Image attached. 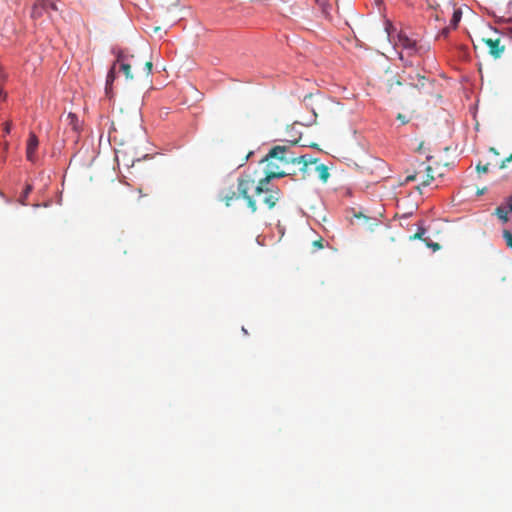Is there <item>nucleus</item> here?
Returning a JSON list of instances; mask_svg holds the SVG:
<instances>
[{"instance_id": "19", "label": "nucleus", "mask_w": 512, "mask_h": 512, "mask_svg": "<svg viewBox=\"0 0 512 512\" xmlns=\"http://www.w3.org/2000/svg\"><path fill=\"white\" fill-rule=\"evenodd\" d=\"M503 238L505 239L507 246L512 248V233L508 230H504Z\"/></svg>"}, {"instance_id": "15", "label": "nucleus", "mask_w": 512, "mask_h": 512, "mask_svg": "<svg viewBox=\"0 0 512 512\" xmlns=\"http://www.w3.org/2000/svg\"><path fill=\"white\" fill-rule=\"evenodd\" d=\"M462 12L460 9H456L453 13L452 19H451V25L453 27H457L458 23L461 20Z\"/></svg>"}, {"instance_id": "5", "label": "nucleus", "mask_w": 512, "mask_h": 512, "mask_svg": "<svg viewBox=\"0 0 512 512\" xmlns=\"http://www.w3.org/2000/svg\"><path fill=\"white\" fill-rule=\"evenodd\" d=\"M482 40L489 48L490 55L496 59L501 57L505 50V46L501 44L500 38H483Z\"/></svg>"}, {"instance_id": "24", "label": "nucleus", "mask_w": 512, "mask_h": 512, "mask_svg": "<svg viewBox=\"0 0 512 512\" xmlns=\"http://www.w3.org/2000/svg\"><path fill=\"white\" fill-rule=\"evenodd\" d=\"M418 81L420 82V84H415L416 87H423L424 86V80H426L425 76L423 75H420V74H416L415 76ZM411 85H414L413 82H411Z\"/></svg>"}, {"instance_id": "29", "label": "nucleus", "mask_w": 512, "mask_h": 512, "mask_svg": "<svg viewBox=\"0 0 512 512\" xmlns=\"http://www.w3.org/2000/svg\"><path fill=\"white\" fill-rule=\"evenodd\" d=\"M313 245L317 248H323L322 240H317L313 242Z\"/></svg>"}, {"instance_id": "21", "label": "nucleus", "mask_w": 512, "mask_h": 512, "mask_svg": "<svg viewBox=\"0 0 512 512\" xmlns=\"http://www.w3.org/2000/svg\"><path fill=\"white\" fill-rule=\"evenodd\" d=\"M490 163L482 165L481 163H478L476 166V170L478 173H487L489 171Z\"/></svg>"}, {"instance_id": "9", "label": "nucleus", "mask_w": 512, "mask_h": 512, "mask_svg": "<svg viewBox=\"0 0 512 512\" xmlns=\"http://www.w3.org/2000/svg\"><path fill=\"white\" fill-rule=\"evenodd\" d=\"M67 121H68V124H69V126H71L73 131H75V132L79 131V129H80V121H79L78 117L76 116V114L69 113L67 115Z\"/></svg>"}, {"instance_id": "6", "label": "nucleus", "mask_w": 512, "mask_h": 512, "mask_svg": "<svg viewBox=\"0 0 512 512\" xmlns=\"http://www.w3.org/2000/svg\"><path fill=\"white\" fill-rule=\"evenodd\" d=\"M114 63H116V66L119 65V69L125 74L127 79L133 78V75L131 74L132 63L127 54L120 52Z\"/></svg>"}, {"instance_id": "8", "label": "nucleus", "mask_w": 512, "mask_h": 512, "mask_svg": "<svg viewBox=\"0 0 512 512\" xmlns=\"http://www.w3.org/2000/svg\"><path fill=\"white\" fill-rule=\"evenodd\" d=\"M310 164L315 165V170L318 173L319 179H321L323 182H326L330 175L327 166L324 164H318L316 159L308 160V166Z\"/></svg>"}, {"instance_id": "27", "label": "nucleus", "mask_w": 512, "mask_h": 512, "mask_svg": "<svg viewBox=\"0 0 512 512\" xmlns=\"http://www.w3.org/2000/svg\"><path fill=\"white\" fill-rule=\"evenodd\" d=\"M507 208H508V212H512V195L508 197L507 199Z\"/></svg>"}, {"instance_id": "4", "label": "nucleus", "mask_w": 512, "mask_h": 512, "mask_svg": "<svg viewBox=\"0 0 512 512\" xmlns=\"http://www.w3.org/2000/svg\"><path fill=\"white\" fill-rule=\"evenodd\" d=\"M255 194L258 196L263 195V203L268 206L269 209L275 207L276 203L280 198V190L277 187H271L269 184H264V178L260 179L258 184L254 187Z\"/></svg>"}, {"instance_id": "10", "label": "nucleus", "mask_w": 512, "mask_h": 512, "mask_svg": "<svg viewBox=\"0 0 512 512\" xmlns=\"http://www.w3.org/2000/svg\"><path fill=\"white\" fill-rule=\"evenodd\" d=\"M116 78V63H113L111 69L109 70L106 78V92L111 88L114 80Z\"/></svg>"}, {"instance_id": "35", "label": "nucleus", "mask_w": 512, "mask_h": 512, "mask_svg": "<svg viewBox=\"0 0 512 512\" xmlns=\"http://www.w3.org/2000/svg\"><path fill=\"white\" fill-rule=\"evenodd\" d=\"M0 97H5V94L3 93V91L0 89Z\"/></svg>"}, {"instance_id": "36", "label": "nucleus", "mask_w": 512, "mask_h": 512, "mask_svg": "<svg viewBox=\"0 0 512 512\" xmlns=\"http://www.w3.org/2000/svg\"><path fill=\"white\" fill-rule=\"evenodd\" d=\"M409 79H410L411 81H413V80H414V77H412L411 75H409Z\"/></svg>"}, {"instance_id": "1", "label": "nucleus", "mask_w": 512, "mask_h": 512, "mask_svg": "<svg viewBox=\"0 0 512 512\" xmlns=\"http://www.w3.org/2000/svg\"><path fill=\"white\" fill-rule=\"evenodd\" d=\"M262 162L266 163L264 184H269L273 178L295 174V171L289 169L290 165H301V170L304 173L308 167L306 156H295L289 147L280 145L274 146Z\"/></svg>"}, {"instance_id": "17", "label": "nucleus", "mask_w": 512, "mask_h": 512, "mask_svg": "<svg viewBox=\"0 0 512 512\" xmlns=\"http://www.w3.org/2000/svg\"><path fill=\"white\" fill-rule=\"evenodd\" d=\"M426 171H427L426 178L421 182V185H423V186L429 185L430 182L434 179V176L432 175V168L430 166H427Z\"/></svg>"}, {"instance_id": "31", "label": "nucleus", "mask_w": 512, "mask_h": 512, "mask_svg": "<svg viewBox=\"0 0 512 512\" xmlns=\"http://www.w3.org/2000/svg\"><path fill=\"white\" fill-rule=\"evenodd\" d=\"M416 178H417V174H413V175H409L406 180L407 181H414V180H416Z\"/></svg>"}, {"instance_id": "25", "label": "nucleus", "mask_w": 512, "mask_h": 512, "mask_svg": "<svg viewBox=\"0 0 512 512\" xmlns=\"http://www.w3.org/2000/svg\"><path fill=\"white\" fill-rule=\"evenodd\" d=\"M425 234V229L421 228L418 230L417 233H415L411 239H423V235Z\"/></svg>"}, {"instance_id": "26", "label": "nucleus", "mask_w": 512, "mask_h": 512, "mask_svg": "<svg viewBox=\"0 0 512 512\" xmlns=\"http://www.w3.org/2000/svg\"><path fill=\"white\" fill-rule=\"evenodd\" d=\"M397 120L401 121L402 124H407L409 122V119H407L406 116L401 113L397 115Z\"/></svg>"}, {"instance_id": "18", "label": "nucleus", "mask_w": 512, "mask_h": 512, "mask_svg": "<svg viewBox=\"0 0 512 512\" xmlns=\"http://www.w3.org/2000/svg\"><path fill=\"white\" fill-rule=\"evenodd\" d=\"M403 85V81L399 80V79H392V80H388L387 81V86H388V90L391 91L394 86H402Z\"/></svg>"}, {"instance_id": "28", "label": "nucleus", "mask_w": 512, "mask_h": 512, "mask_svg": "<svg viewBox=\"0 0 512 512\" xmlns=\"http://www.w3.org/2000/svg\"><path fill=\"white\" fill-rule=\"evenodd\" d=\"M429 247H432L434 251L440 249V245L438 243H427Z\"/></svg>"}, {"instance_id": "3", "label": "nucleus", "mask_w": 512, "mask_h": 512, "mask_svg": "<svg viewBox=\"0 0 512 512\" xmlns=\"http://www.w3.org/2000/svg\"><path fill=\"white\" fill-rule=\"evenodd\" d=\"M396 47L400 48L402 52L400 53V59L404 60V54L406 53L408 57L412 56H422L424 53L428 51V47L418 42L416 39L410 38L404 32H400L397 36Z\"/></svg>"}, {"instance_id": "7", "label": "nucleus", "mask_w": 512, "mask_h": 512, "mask_svg": "<svg viewBox=\"0 0 512 512\" xmlns=\"http://www.w3.org/2000/svg\"><path fill=\"white\" fill-rule=\"evenodd\" d=\"M39 141L37 136L31 132L29 134L28 140H27V147H26V157L29 161L34 162L35 161V153L38 148Z\"/></svg>"}, {"instance_id": "30", "label": "nucleus", "mask_w": 512, "mask_h": 512, "mask_svg": "<svg viewBox=\"0 0 512 512\" xmlns=\"http://www.w3.org/2000/svg\"><path fill=\"white\" fill-rule=\"evenodd\" d=\"M10 130H11V125H10V123H6V124H5V127H4V132H5L6 134H9V133H10Z\"/></svg>"}, {"instance_id": "16", "label": "nucleus", "mask_w": 512, "mask_h": 512, "mask_svg": "<svg viewBox=\"0 0 512 512\" xmlns=\"http://www.w3.org/2000/svg\"><path fill=\"white\" fill-rule=\"evenodd\" d=\"M42 11H45V10L43 8H41V3L39 1L34 4L31 15L33 18L40 17L42 14Z\"/></svg>"}, {"instance_id": "22", "label": "nucleus", "mask_w": 512, "mask_h": 512, "mask_svg": "<svg viewBox=\"0 0 512 512\" xmlns=\"http://www.w3.org/2000/svg\"><path fill=\"white\" fill-rule=\"evenodd\" d=\"M129 60L132 63V67H134L136 70H138L141 67V62L136 59L134 55L129 56Z\"/></svg>"}, {"instance_id": "32", "label": "nucleus", "mask_w": 512, "mask_h": 512, "mask_svg": "<svg viewBox=\"0 0 512 512\" xmlns=\"http://www.w3.org/2000/svg\"><path fill=\"white\" fill-rule=\"evenodd\" d=\"M489 150H490V152L494 153L495 155H499V152L494 147H491Z\"/></svg>"}, {"instance_id": "12", "label": "nucleus", "mask_w": 512, "mask_h": 512, "mask_svg": "<svg viewBox=\"0 0 512 512\" xmlns=\"http://www.w3.org/2000/svg\"><path fill=\"white\" fill-rule=\"evenodd\" d=\"M495 215H497V217L504 223H506L509 218H508V211L506 208L502 207V206H499L495 209Z\"/></svg>"}, {"instance_id": "13", "label": "nucleus", "mask_w": 512, "mask_h": 512, "mask_svg": "<svg viewBox=\"0 0 512 512\" xmlns=\"http://www.w3.org/2000/svg\"><path fill=\"white\" fill-rule=\"evenodd\" d=\"M41 8H43L45 11H48L49 9L53 11H57V6L55 3V0H41Z\"/></svg>"}, {"instance_id": "34", "label": "nucleus", "mask_w": 512, "mask_h": 512, "mask_svg": "<svg viewBox=\"0 0 512 512\" xmlns=\"http://www.w3.org/2000/svg\"><path fill=\"white\" fill-rule=\"evenodd\" d=\"M159 30H160V27H154V28H153V31H154L155 33H157Z\"/></svg>"}, {"instance_id": "2", "label": "nucleus", "mask_w": 512, "mask_h": 512, "mask_svg": "<svg viewBox=\"0 0 512 512\" xmlns=\"http://www.w3.org/2000/svg\"><path fill=\"white\" fill-rule=\"evenodd\" d=\"M254 187V180L249 178H239L237 191L232 189L223 191L220 195V200L225 203L227 207L231 206L232 203L238 200L240 197L244 198L247 202V206L252 212L257 210L255 200L249 195V191Z\"/></svg>"}, {"instance_id": "14", "label": "nucleus", "mask_w": 512, "mask_h": 512, "mask_svg": "<svg viewBox=\"0 0 512 512\" xmlns=\"http://www.w3.org/2000/svg\"><path fill=\"white\" fill-rule=\"evenodd\" d=\"M32 191V186L30 184L26 185L24 191L22 192L21 196H20V203L23 204V205H26V199L28 197V195L31 193Z\"/></svg>"}, {"instance_id": "33", "label": "nucleus", "mask_w": 512, "mask_h": 512, "mask_svg": "<svg viewBox=\"0 0 512 512\" xmlns=\"http://www.w3.org/2000/svg\"><path fill=\"white\" fill-rule=\"evenodd\" d=\"M426 1H427L428 5H429L430 7H434V2H432V1H430V0H426Z\"/></svg>"}, {"instance_id": "23", "label": "nucleus", "mask_w": 512, "mask_h": 512, "mask_svg": "<svg viewBox=\"0 0 512 512\" xmlns=\"http://www.w3.org/2000/svg\"><path fill=\"white\" fill-rule=\"evenodd\" d=\"M512 161V154H510L508 157L503 159L501 163L499 164V169H504L508 163Z\"/></svg>"}, {"instance_id": "11", "label": "nucleus", "mask_w": 512, "mask_h": 512, "mask_svg": "<svg viewBox=\"0 0 512 512\" xmlns=\"http://www.w3.org/2000/svg\"><path fill=\"white\" fill-rule=\"evenodd\" d=\"M316 4L325 16H329L332 7L330 0H316Z\"/></svg>"}, {"instance_id": "20", "label": "nucleus", "mask_w": 512, "mask_h": 512, "mask_svg": "<svg viewBox=\"0 0 512 512\" xmlns=\"http://www.w3.org/2000/svg\"><path fill=\"white\" fill-rule=\"evenodd\" d=\"M152 67H153V64H152V61L150 60H146L145 63H144V67L142 68V70L145 72V75L148 77L151 73V70H152Z\"/></svg>"}]
</instances>
